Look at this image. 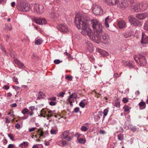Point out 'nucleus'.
Listing matches in <instances>:
<instances>
[{"mask_svg":"<svg viewBox=\"0 0 148 148\" xmlns=\"http://www.w3.org/2000/svg\"><path fill=\"white\" fill-rule=\"evenodd\" d=\"M122 101L123 103H127L128 101V100L127 98L124 97L123 98Z\"/></svg>","mask_w":148,"mask_h":148,"instance_id":"obj_54","label":"nucleus"},{"mask_svg":"<svg viewBox=\"0 0 148 148\" xmlns=\"http://www.w3.org/2000/svg\"><path fill=\"white\" fill-rule=\"evenodd\" d=\"M89 58L90 60L92 62H93L94 61V58L91 55H90L89 56Z\"/></svg>","mask_w":148,"mask_h":148,"instance_id":"obj_48","label":"nucleus"},{"mask_svg":"<svg viewBox=\"0 0 148 148\" xmlns=\"http://www.w3.org/2000/svg\"><path fill=\"white\" fill-rule=\"evenodd\" d=\"M13 81L15 82L16 84H18L19 83L18 82V78L15 77V76H14L13 78Z\"/></svg>","mask_w":148,"mask_h":148,"instance_id":"obj_41","label":"nucleus"},{"mask_svg":"<svg viewBox=\"0 0 148 148\" xmlns=\"http://www.w3.org/2000/svg\"><path fill=\"white\" fill-rule=\"evenodd\" d=\"M118 6L122 8H125L128 7L127 3L126 1H122L121 3H119V4L118 5Z\"/></svg>","mask_w":148,"mask_h":148,"instance_id":"obj_16","label":"nucleus"},{"mask_svg":"<svg viewBox=\"0 0 148 148\" xmlns=\"http://www.w3.org/2000/svg\"><path fill=\"white\" fill-rule=\"evenodd\" d=\"M18 67L20 68H23L24 67V66L23 63L21 62L20 61L19 63V64H18Z\"/></svg>","mask_w":148,"mask_h":148,"instance_id":"obj_45","label":"nucleus"},{"mask_svg":"<svg viewBox=\"0 0 148 148\" xmlns=\"http://www.w3.org/2000/svg\"><path fill=\"white\" fill-rule=\"evenodd\" d=\"M56 103H57L56 102L51 101L49 102V104L51 106H53L55 105L56 104Z\"/></svg>","mask_w":148,"mask_h":148,"instance_id":"obj_53","label":"nucleus"},{"mask_svg":"<svg viewBox=\"0 0 148 148\" xmlns=\"http://www.w3.org/2000/svg\"><path fill=\"white\" fill-rule=\"evenodd\" d=\"M57 130L54 129H52L50 131V132L51 134H56L57 132Z\"/></svg>","mask_w":148,"mask_h":148,"instance_id":"obj_39","label":"nucleus"},{"mask_svg":"<svg viewBox=\"0 0 148 148\" xmlns=\"http://www.w3.org/2000/svg\"><path fill=\"white\" fill-rule=\"evenodd\" d=\"M42 39L39 38L36 40L35 43L36 45H38L41 44L42 43Z\"/></svg>","mask_w":148,"mask_h":148,"instance_id":"obj_27","label":"nucleus"},{"mask_svg":"<svg viewBox=\"0 0 148 148\" xmlns=\"http://www.w3.org/2000/svg\"><path fill=\"white\" fill-rule=\"evenodd\" d=\"M108 109H105L103 110V118L107 115L108 113Z\"/></svg>","mask_w":148,"mask_h":148,"instance_id":"obj_36","label":"nucleus"},{"mask_svg":"<svg viewBox=\"0 0 148 148\" xmlns=\"http://www.w3.org/2000/svg\"><path fill=\"white\" fill-rule=\"evenodd\" d=\"M32 9L31 5L27 3H21L19 8L18 10L21 11L27 12Z\"/></svg>","mask_w":148,"mask_h":148,"instance_id":"obj_5","label":"nucleus"},{"mask_svg":"<svg viewBox=\"0 0 148 148\" xmlns=\"http://www.w3.org/2000/svg\"><path fill=\"white\" fill-rule=\"evenodd\" d=\"M114 106L117 108H119L120 106V104L119 102H116L115 103Z\"/></svg>","mask_w":148,"mask_h":148,"instance_id":"obj_56","label":"nucleus"},{"mask_svg":"<svg viewBox=\"0 0 148 148\" xmlns=\"http://www.w3.org/2000/svg\"><path fill=\"white\" fill-rule=\"evenodd\" d=\"M62 61H60L59 59H56L54 60V63L56 64H58L60 63V62H62Z\"/></svg>","mask_w":148,"mask_h":148,"instance_id":"obj_44","label":"nucleus"},{"mask_svg":"<svg viewBox=\"0 0 148 148\" xmlns=\"http://www.w3.org/2000/svg\"><path fill=\"white\" fill-rule=\"evenodd\" d=\"M15 147V146L13 144H10L8 145V148H13Z\"/></svg>","mask_w":148,"mask_h":148,"instance_id":"obj_63","label":"nucleus"},{"mask_svg":"<svg viewBox=\"0 0 148 148\" xmlns=\"http://www.w3.org/2000/svg\"><path fill=\"white\" fill-rule=\"evenodd\" d=\"M36 129H37V128L35 127H33V128H30L28 130L29 132H33V131H35Z\"/></svg>","mask_w":148,"mask_h":148,"instance_id":"obj_51","label":"nucleus"},{"mask_svg":"<svg viewBox=\"0 0 148 148\" xmlns=\"http://www.w3.org/2000/svg\"><path fill=\"white\" fill-rule=\"evenodd\" d=\"M123 109L124 110V111L125 112H127L130 109H131L129 106L127 105H126L123 107Z\"/></svg>","mask_w":148,"mask_h":148,"instance_id":"obj_33","label":"nucleus"},{"mask_svg":"<svg viewBox=\"0 0 148 148\" xmlns=\"http://www.w3.org/2000/svg\"><path fill=\"white\" fill-rule=\"evenodd\" d=\"M65 92H62L59 93L58 95V97H63L64 96V95L65 94Z\"/></svg>","mask_w":148,"mask_h":148,"instance_id":"obj_46","label":"nucleus"},{"mask_svg":"<svg viewBox=\"0 0 148 148\" xmlns=\"http://www.w3.org/2000/svg\"><path fill=\"white\" fill-rule=\"evenodd\" d=\"M41 25H45L47 24V22L45 18H41Z\"/></svg>","mask_w":148,"mask_h":148,"instance_id":"obj_37","label":"nucleus"},{"mask_svg":"<svg viewBox=\"0 0 148 148\" xmlns=\"http://www.w3.org/2000/svg\"><path fill=\"white\" fill-rule=\"evenodd\" d=\"M10 106L12 108H14L16 107L17 105L16 103H13L10 104Z\"/></svg>","mask_w":148,"mask_h":148,"instance_id":"obj_62","label":"nucleus"},{"mask_svg":"<svg viewBox=\"0 0 148 148\" xmlns=\"http://www.w3.org/2000/svg\"><path fill=\"white\" fill-rule=\"evenodd\" d=\"M12 87L13 89H15L16 90H18L20 89V88L19 87L15 86H13Z\"/></svg>","mask_w":148,"mask_h":148,"instance_id":"obj_60","label":"nucleus"},{"mask_svg":"<svg viewBox=\"0 0 148 148\" xmlns=\"http://www.w3.org/2000/svg\"><path fill=\"white\" fill-rule=\"evenodd\" d=\"M7 0H0V3L4 5L6 3Z\"/></svg>","mask_w":148,"mask_h":148,"instance_id":"obj_58","label":"nucleus"},{"mask_svg":"<svg viewBox=\"0 0 148 148\" xmlns=\"http://www.w3.org/2000/svg\"><path fill=\"white\" fill-rule=\"evenodd\" d=\"M92 10L93 13L96 15H101L103 12L102 9L100 6L97 5H93L92 7Z\"/></svg>","mask_w":148,"mask_h":148,"instance_id":"obj_7","label":"nucleus"},{"mask_svg":"<svg viewBox=\"0 0 148 148\" xmlns=\"http://www.w3.org/2000/svg\"><path fill=\"white\" fill-rule=\"evenodd\" d=\"M44 94L43 93L41 92H40L38 94V99H40L43 97Z\"/></svg>","mask_w":148,"mask_h":148,"instance_id":"obj_32","label":"nucleus"},{"mask_svg":"<svg viewBox=\"0 0 148 148\" xmlns=\"http://www.w3.org/2000/svg\"><path fill=\"white\" fill-rule=\"evenodd\" d=\"M31 6L32 10L38 14L42 13L44 11V7L42 5L34 3L31 4Z\"/></svg>","mask_w":148,"mask_h":148,"instance_id":"obj_4","label":"nucleus"},{"mask_svg":"<svg viewBox=\"0 0 148 148\" xmlns=\"http://www.w3.org/2000/svg\"><path fill=\"white\" fill-rule=\"evenodd\" d=\"M112 20L110 19L109 18V16L106 17L105 19V25L107 27H109L108 23L111 21Z\"/></svg>","mask_w":148,"mask_h":148,"instance_id":"obj_22","label":"nucleus"},{"mask_svg":"<svg viewBox=\"0 0 148 148\" xmlns=\"http://www.w3.org/2000/svg\"><path fill=\"white\" fill-rule=\"evenodd\" d=\"M49 16L52 21H54L57 18L56 14L54 11H52L50 14Z\"/></svg>","mask_w":148,"mask_h":148,"instance_id":"obj_20","label":"nucleus"},{"mask_svg":"<svg viewBox=\"0 0 148 148\" xmlns=\"http://www.w3.org/2000/svg\"><path fill=\"white\" fill-rule=\"evenodd\" d=\"M36 132L39 133V135L40 137H42L44 138L45 137L44 132L42 131L40 129H38Z\"/></svg>","mask_w":148,"mask_h":148,"instance_id":"obj_26","label":"nucleus"},{"mask_svg":"<svg viewBox=\"0 0 148 148\" xmlns=\"http://www.w3.org/2000/svg\"><path fill=\"white\" fill-rule=\"evenodd\" d=\"M118 25L120 28H123L125 26L126 23L124 21L121 20L118 22Z\"/></svg>","mask_w":148,"mask_h":148,"instance_id":"obj_19","label":"nucleus"},{"mask_svg":"<svg viewBox=\"0 0 148 148\" xmlns=\"http://www.w3.org/2000/svg\"><path fill=\"white\" fill-rule=\"evenodd\" d=\"M29 144V143L27 142H23L22 143L20 144L19 145V146L21 148H24V147H25L27 146Z\"/></svg>","mask_w":148,"mask_h":148,"instance_id":"obj_25","label":"nucleus"},{"mask_svg":"<svg viewBox=\"0 0 148 148\" xmlns=\"http://www.w3.org/2000/svg\"><path fill=\"white\" fill-rule=\"evenodd\" d=\"M128 18L131 25H133L135 26H140L141 25V23L139 21L132 16H129Z\"/></svg>","mask_w":148,"mask_h":148,"instance_id":"obj_8","label":"nucleus"},{"mask_svg":"<svg viewBox=\"0 0 148 148\" xmlns=\"http://www.w3.org/2000/svg\"><path fill=\"white\" fill-rule=\"evenodd\" d=\"M132 35V31H128L123 34L125 38L130 37Z\"/></svg>","mask_w":148,"mask_h":148,"instance_id":"obj_24","label":"nucleus"},{"mask_svg":"<svg viewBox=\"0 0 148 148\" xmlns=\"http://www.w3.org/2000/svg\"><path fill=\"white\" fill-rule=\"evenodd\" d=\"M28 111L29 110L25 108L22 110L21 112L23 114H25L27 112H28Z\"/></svg>","mask_w":148,"mask_h":148,"instance_id":"obj_42","label":"nucleus"},{"mask_svg":"<svg viewBox=\"0 0 148 148\" xmlns=\"http://www.w3.org/2000/svg\"><path fill=\"white\" fill-rule=\"evenodd\" d=\"M130 130L133 132H135L137 130V128L136 126H133L132 127H130Z\"/></svg>","mask_w":148,"mask_h":148,"instance_id":"obj_43","label":"nucleus"},{"mask_svg":"<svg viewBox=\"0 0 148 148\" xmlns=\"http://www.w3.org/2000/svg\"><path fill=\"white\" fill-rule=\"evenodd\" d=\"M105 2L108 5H115L119 2L118 0H105Z\"/></svg>","mask_w":148,"mask_h":148,"instance_id":"obj_13","label":"nucleus"},{"mask_svg":"<svg viewBox=\"0 0 148 148\" xmlns=\"http://www.w3.org/2000/svg\"><path fill=\"white\" fill-rule=\"evenodd\" d=\"M78 140V143H79L82 144H85L86 142V140L85 139L82 138L79 139Z\"/></svg>","mask_w":148,"mask_h":148,"instance_id":"obj_28","label":"nucleus"},{"mask_svg":"<svg viewBox=\"0 0 148 148\" xmlns=\"http://www.w3.org/2000/svg\"><path fill=\"white\" fill-rule=\"evenodd\" d=\"M5 29L8 30L10 31L12 29V26L10 24L5 25Z\"/></svg>","mask_w":148,"mask_h":148,"instance_id":"obj_30","label":"nucleus"},{"mask_svg":"<svg viewBox=\"0 0 148 148\" xmlns=\"http://www.w3.org/2000/svg\"><path fill=\"white\" fill-rule=\"evenodd\" d=\"M130 8L132 9V10L135 12H138L141 11L139 3L135 4H132L130 6Z\"/></svg>","mask_w":148,"mask_h":148,"instance_id":"obj_10","label":"nucleus"},{"mask_svg":"<svg viewBox=\"0 0 148 148\" xmlns=\"http://www.w3.org/2000/svg\"><path fill=\"white\" fill-rule=\"evenodd\" d=\"M91 21L94 32L92 35V39L99 42L100 36L103 33V26L96 19H92Z\"/></svg>","mask_w":148,"mask_h":148,"instance_id":"obj_2","label":"nucleus"},{"mask_svg":"<svg viewBox=\"0 0 148 148\" xmlns=\"http://www.w3.org/2000/svg\"><path fill=\"white\" fill-rule=\"evenodd\" d=\"M123 139V134H120L118 135V139L119 140L122 141Z\"/></svg>","mask_w":148,"mask_h":148,"instance_id":"obj_38","label":"nucleus"},{"mask_svg":"<svg viewBox=\"0 0 148 148\" xmlns=\"http://www.w3.org/2000/svg\"><path fill=\"white\" fill-rule=\"evenodd\" d=\"M144 29L148 31V21L145 22L144 25Z\"/></svg>","mask_w":148,"mask_h":148,"instance_id":"obj_31","label":"nucleus"},{"mask_svg":"<svg viewBox=\"0 0 148 148\" xmlns=\"http://www.w3.org/2000/svg\"><path fill=\"white\" fill-rule=\"evenodd\" d=\"M133 64V62L132 61H127L125 62L124 63V64L125 65L128 66L129 67L131 68L134 67Z\"/></svg>","mask_w":148,"mask_h":148,"instance_id":"obj_21","label":"nucleus"},{"mask_svg":"<svg viewBox=\"0 0 148 148\" xmlns=\"http://www.w3.org/2000/svg\"><path fill=\"white\" fill-rule=\"evenodd\" d=\"M101 41L105 44H108L110 42V39L109 35L106 34L102 33V34L100 36V40L99 42L98 41H96L98 43L101 42Z\"/></svg>","mask_w":148,"mask_h":148,"instance_id":"obj_6","label":"nucleus"},{"mask_svg":"<svg viewBox=\"0 0 148 148\" xmlns=\"http://www.w3.org/2000/svg\"><path fill=\"white\" fill-rule=\"evenodd\" d=\"M73 99H73L72 98H70V96H69L68 98V99L69 102H71V101H72V102H74V100Z\"/></svg>","mask_w":148,"mask_h":148,"instance_id":"obj_64","label":"nucleus"},{"mask_svg":"<svg viewBox=\"0 0 148 148\" xmlns=\"http://www.w3.org/2000/svg\"><path fill=\"white\" fill-rule=\"evenodd\" d=\"M70 98L76 99L77 98V94L75 93H73L70 95Z\"/></svg>","mask_w":148,"mask_h":148,"instance_id":"obj_34","label":"nucleus"},{"mask_svg":"<svg viewBox=\"0 0 148 148\" xmlns=\"http://www.w3.org/2000/svg\"><path fill=\"white\" fill-rule=\"evenodd\" d=\"M141 42L142 44H146L148 43V36L146 35L144 33H143L142 34Z\"/></svg>","mask_w":148,"mask_h":148,"instance_id":"obj_11","label":"nucleus"},{"mask_svg":"<svg viewBox=\"0 0 148 148\" xmlns=\"http://www.w3.org/2000/svg\"><path fill=\"white\" fill-rule=\"evenodd\" d=\"M41 18L36 19L35 20V21L36 24L41 25Z\"/></svg>","mask_w":148,"mask_h":148,"instance_id":"obj_40","label":"nucleus"},{"mask_svg":"<svg viewBox=\"0 0 148 148\" xmlns=\"http://www.w3.org/2000/svg\"><path fill=\"white\" fill-rule=\"evenodd\" d=\"M81 135V134H80L79 133L77 132L76 133L75 135V136L77 138V140H78L80 137V136Z\"/></svg>","mask_w":148,"mask_h":148,"instance_id":"obj_55","label":"nucleus"},{"mask_svg":"<svg viewBox=\"0 0 148 148\" xmlns=\"http://www.w3.org/2000/svg\"><path fill=\"white\" fill-rule=\"evenodd\" d=\"M148 16L147 14V12H145L144 13H140L136 14V17L138 19L142 20L145 19Z\"/></svg>","mask_w":148,"mask_h":148,"instance_id":"obj_12","label":"nucleus"},{"mask_svg":"<svg viewBox=\"0 0 148 148\" xmlns=\"http://www.w3.org/2000/svg\"><path fill=\"white\" fill-rule=\"evenodd\" d=\"M9 55L12 58H15V53L12 50L10 51Z\"/></svg>","mask_w":148,"mask_h":148,"instance_id":"obj_35","label":"nucleus"},{"mask_svg":"<svg viewBox=\"0 0 148 148\" xmlns=\"http://www.w3.org/2000/svg\"><path fill=\"white\" fill-rule=\"evenodd\" d=\"M139 5L140 7L141 11L145 10L147 7V4L146 1L141 2L139 3Z\"/></svg>","mask_w":148,"mask_h":148,"instance_id":"obj_14","label":"nucleus"},{"mask_svg":"<svg viewBox=\"0 0 148 148\" xmlns=\"http://www.w3.org/2000/svg\"><path fill=\"white\" fill-rule=\"evenodd\" d=\"M65 78L66 79L69 81H71L72 80V78H71V77L69 75H67L66 76Z\"/></svg>","mask_w":148,"mask_h":148,"instance_id":"obj_59","label":"nucleus"},{"mask_svg":"<svg viewBox=\"0 0 148 148\" xmlns=\"http://www.w3.org/2000/svg\"><path fill=\"white\" fill-rule=\"evenodd\" d=\"M7 42H8V40L10 39V37L8 35H5L4 36Z\"/></svg>","mask_w":148,"mask_h":148,"instance_id":"obj_57","label":"nucleus"},{"mask_svg":"<svg viewBox=\"0 0 148 148\" xmlns=\"http://www.w3.org/2000/svg\"><path fill=\"white\" fill-rule=\"evenodd\" d=\"M97 50L103 56H107L109 55L108 53L106 51H104L100 48H97Z\"/></svg>","mask_w":148,"mask_h":148,"instance_id":"obj_15","label":"nucleus"},{"mask_svg":"<svg viewBox=\"0 0 148 148\" xmlns=\"http://www.w3.org/2000/svg\"><path fill=\"white\" fill-rule=\"evenodd\" d=\"M87 45V49L89 51H92L93 50V46L92 44L89 41L86 42Z\"/></svg>","mask_w":148,"mask_h":148,"instance_id":"obj_17","label":"nucleus"},{"mask_svg":"<svg viewBox=\"0 0 148 148\" xmlns=\"http://www.w3.org/2000/svg\"><path fill=\"white\" fill-rule=\"evenodd\" d=\"M15 128L17 129H19L20 128V125L18 123H16L15 125Z\"/></svg>","mask_w":148,"mask_h":148,"instance_id":"obj_61","label":"nucleus"},{"mask_svg":"<svg viewBox=\"0 0 148 148\" xmlns=\"http://www.w3.org/2000/svg\"><path fill=\"white\" fill-rule=\"evenodd\" d=\"M79 105L80 107L83 108L85 107V103H84V102H80L79 103Z\"/></svg>","mask_w":148,"mask_h":148,"instance_id":"obj_52","label":"nucleus"},{"mask_svg":"<svg viewBox=\"0 0 148 148\" xmlns=\"http://www.w3.org/2000/svg\"><path fill=\"white\" fill-rule=\"evenodd\" d=\"M87 129V128L85 126H82L81 127V130L85 132Z\"/></svg>","mask_w":148,"mask_h":148,"instance_id":"obj_47","label":"nucleus"},{"mask_svg":"<svg viewBox=\"0 0 148 148\" xmlns=\"http://www.w3.org/2000/svg\"><path fill=\"white\" fill-rule=\"evenodd\" d=\"M77 28H82L81 32L82 34L84 35H88L90 38L92 39L91 30L88 27V17L82 14H77L75 15L74 20Z\"/></svg>","mask_w":148,"mask_h":148,"instance_id":"obj_1","label":"nucleus"},{"mask_svg":"<svg viewBox=\"0 0 148 148\" xmlns=\"http://www.w3.org/2000/svg\"><path fill=\"white\" fill-rule=\"evenodd\" d=\"M68 56V58L69 60L71 59H72L71 55L67 52H65L64 53Z\"/></svg>","mask_w":148,"mask_h":148,"instance_id":"obj_49","label":"nucleus"},{"mask_svg":"<svg viewBox=\"0 0 148 148\" xmlns=\"http://www.w3.org/2000/svg\"><path fill=\"white\" fill-rule=\"evenodd\" d=\"M69 133V130L65 131L61 135L60 138L63 139H66L68 136Z\"/></svg>","mask_w":148,"mask_h":148,"instance_id":"obj_18","label":"nucleus"},{"mask_svg":"<svg viewBox=\"0 0 148 148\" xmlns=\"http://www.w3.org/2000/svg\"><path fill=\"white\" fill-rule=\"evenodd\" d=\"M78 112H80L81 113V112L79 111V107H76L75 108L73 111L72 112V113H77Z\"/></svg>","mask_w":148,"mask_h":148,"instance_id":"obj_29","label":"nucleus"},{"mask_svg":"<svg viewBox=\"0 0 148 148\" xmlns=\"http://www.w3.org/2000/svg\"><path fill=\"white\" fill-rule=\"evenodd\" d=\"M139 106L140 110L144 109L146 107L145 103L143 101H141L139 103Z\"/></svg>","mask_w":148,"mask_h":148,"instance_id":"obj_23","label":"nucleus"},{"mask_svg":"<svg viewBox=\"0 0 148 148\" xmlns=\"http://www.w3.org/2000/svg\"><path fill=\"white\" fill-rule=\"evenodd\" d=\"M8 136L11 140L12 141L14 140V137L12 134H9L8 135Z\"/></svg>","mask_w":148,"mask_h":148,"instance_id":"obj_50","label":"nucleus"},{"mask_svg":"<svg viewBox=\"0 0 148 148\" xmlns=\"http://www.w3.org/2000/svg\"><path fill=\"white\" fill-rule=\"evenodd\" d=\"M57 28L59 31L64 33H66L69 31L68 27L64 24H58Z\"/></svg>","mask_w":148,"mask_h":148,"instance_id":"obj_9","label":"nucleus"},{"mask_svg":"<svg viewBox=\"0 0 148 148\" xmlns=\"http://www.w3.org/2000/svg\"><path fill=\"white\" fill-rule=\"evenodd\" d=\"M145 56V54L143 53L137 56L134 55V58L139 65L141 66H144L146 64V60Z\"/></svg>","mask_w":148,"mask_h":148,"instance_id":"obj_3","label":"nucleus"}]
</instances>
